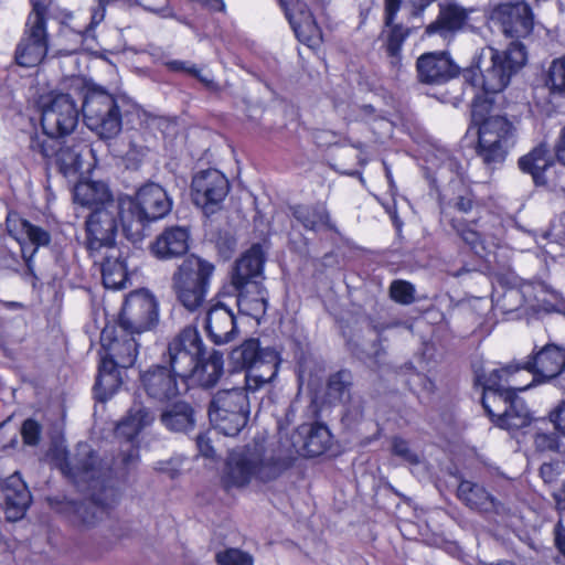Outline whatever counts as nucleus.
Returning <instances> with one entry per match:
<instances>
[{
    "label": "nucleus",
    "mask_w": 565,
    "mask_h": 565,
    "mask_svg": "<svg viewBox=\"0 0 565 565\" xmlns=\"http://www.w3.org/2000/svg\"><path fill=\"white\" fill-rule=\"evenodd\" d=\"M62 472L71 478L82 490L89 493V499L64 504V512L70 522L79 530H89L96 526L106 515L107 509L118 501V489L110 482V478L99 481L93 466L83 461L82 466L68 461L65 455L60 463Z\"/></svg>",
    "instance_id": "1"
},
{
    "label": "nucleus",
    "mask_w": 565,
    "mask_h": 565,
    "mask_svg": "<svg viewBox=\"0 0 565 565\" xmlns=\"http://www.w3.org/2000/svg\"><path fill=\"white\" fill-rule=\"evenodd\" d=\"M488 100L476 96L471 105V115L479 122L477 154L482 162L494 169L502 164L516 142V129L504 116L484 117Z\"/></svg>",
    "instance_id": "2"
},
{
    "label": "nucleus",
    "mask_w": 565,
    "mask_h": 565,
    "mask_svg": "<svg viewBox=\"0 0 565 565\" xmlns=\"http://www.w3.org/2000/svg\"><path fill=\"white\" fill-rule=\"evenodd\" d=\"M526 63V52L522 43L513 41L503 50L484 47L475 61L471 70L465 72V78L475 75V70L480 73L481 87L487 94L502 92Z\"/></svg>",
    "instance_id": "3"
},
{
    "label": "nucleus",
    "mask_w": 565,
    "mask_h": 565,
    "mask_svg": "<svg viewBox=\"0 0 565 565\" xmlns=\"http://www.w3.org/2000/svg\"><path fill=\"white\" fill-rule=\"evenodd\" d=\"M67 92H52L41 103V125L43 132L53 138H62L74 131L78 124L79 107L83 100L85 79L78 76L66 81Z\"/></svg>",
    "instance_id": "4"
},
{
    "label": "nucleus",
    "mask_w": 565,
    "mask_h": 565,
    "mask_svg": "<svg viewBox=\"0 0 565 565\" xmlns=\"http://www.w3.org/2000/svg\"><path fill=\"white\" fill-rule=\"evenodd\" d=\"M282 457L267 456L259 445L246 446L233 451L226 462L224 482L227 487H245L253 479L269 482L277 479L287 468Z\"/></svg>",
    "instance_id": "5"
},
{
    "label": "nucleus",
    "mask_w": 565,
    "mask_h": 565,
    "mask_svg": "<svg viewBox=\"0 0 565 565\" xmlns=\"http://www.w3.org/2000/svg\"><path fill=\"white\" fill-rule=\"evenodd\" d=\"M215 265L198 255L186 256L171 277V289L178 302L189 311H195L205 301Z\"/></svg>",
    "instance_id": "6"
},
{
    "label": "nucleus",
    "mask_w": 565,
    "mask_h": 565,
    "mask_svg": "<svg viewBox=\"0 0 565 565\" xmlns=\"http://www.w3.org/2000/svg\"><path fill=\"white\" fill-rule=\"evenodd\" d=\"M125 204L126 221L132 231V243L145 237L146 225L167 216L172 209V200L159 184L149 182L138 189L135 196H121Z\"/></svg>",
    "instance_id": "7"
},
{
    "label": "nucleus",
    "mask_w": 565,
    "mask_h": 565,
    "mask_svg": "<svg viewBox=\"0 0 565 565\" xmlns=\"http://www.w3.org/2000/svg\"><path fill=\"white\" fill-rule=\"evenodd\" d=\"M516 375L518 369L513 365H505L488 372L483 369L475 370L476 383L483 390L482 406L498 427L507 412L512 391L523 392L532 386V383L524 385L519 383Z\"/></svg>",
    "instance_id": "8"
},
{
    "label": "nucleus",
    "mask_w": 565,
    "mask_h": 565,
    "mask_svg": "<svg viewBox=\"0 0 565 565\" xmlns=\"http://www.w3.org/2000/svg\"><path fill=\"white\" fill-rule=\"evenodd\" d=\"M122 100L102 86L85 84L82 111L86 126L104 139L117 136L122 126Z\"/></svg>",
    "instance_id": "9"
},
{
    "label": "nucleus",
    "mask_w": 565,
    "mask_h": 565,
    "mask_svg": "<svg viewBox=\"0 0 565 565\" xmlns=\"http://www.w3.org/2000/svg\"><path fill=\"white\" fill-rule=\"evenodd\" d=\"M126 214L125 204L119 196V203L94 209L86 216V247L92 257H95L103 248L116 247L119 224H121L126 237L132 242V231L128 227Z\"/></svg>",
    "instance_id": "10"
},
{
    "label": "nucleus",
    "mask_w": 565,
    "mask_h": 565,
    "mask_svg": "<svg viewBox=\"0 0 565 565\" xmlns=\"http://www.w3.org/2000/svg\"><path fill=\"white\" fill-rule=\"evenodd\" d=\"M209 417L220 433L236 436L249 417L246 391L241 387L217 391L210 402Z\"/></svg>",
    "instance_id": "11"
},
{
    "label": "nucleus",
    "mask_w": 565,
    "mask_h": 565,
    "mask_svg": "<svg viewBox=\"0 0 565 565\" xmlns=\"http://www.w3.org/2000/svg\"><path fill=\"white\" fill-rule=\"evenodd\" d=\"M29 149L40 154L47 163L52 161L66 178L75 177L83 167V153L88 150L84 141L61 140L47 135L30 137Z\"/></svg>",
    "instance_id": "12"
},
{
    "label": "nucleus",
    "mask_w": 565,
    "mask_h": 565,
    "mask_svg": "<svg viewBox=\"0 0 565 565\" xmlns=\"http://www.w3.org/2000/svg\"><path fill=\"white\" fill-rule=\"evenodd\" d=\"M46 7L40 2L33 4L23 34L17 44L14 60L19 66H38L46 56L49 36L45 20Z\"/></svg>",
    "instance_id": "13"
},
{
    "label": "nucleus",
    "mask_w": 565,
    "mask_h": 565,
    "mask_svg": "<svg viewBox=\"0 0 565 565\" xmlns=\"http://www.w3.org/2000/svg\"><path fill=\"white\" fill-rule=\"evenodd\" d=\"M205 355V345L195 327L182 329L168 344L162 361L168 367L181 376V383L186 381L189 372L195 362Z\"/></svg>",
    "instance_id": "14"
},
{
    "label": "nucleus",
    "mask_w": 565,
    "mask_h": 565,
    "mask_svg": "<svg viewBox=\"0 0 565 565\" xmlns=\"http://www.w3.org/2000/svg\"><path fill=\"white\" fill-rule=\"evenodd\" d=\"M159 321V305L148 290L130 292L122 306L119 328L124 332L140 334L152 329Z\"/></svg>",
    "instance_id": "15"
},
{
    "label": "nucleus",
    "mask_w": 565,
    "mask_h": 565,
    "mask_svg": "<svg viewBox=\"0 0 565 565\" xmlns=\"http://www.w3.org/2000/svg\"><path fill=\"white\" fill-rule=\"evenodd\" d=\"M68 461L77 463L79 467L83 461H86L88 466L95 468L96 477L99 481L104 479L107 480L109 473L110 482L116 487L115 479L125 477L130 469L137 466L139 461V450L134 443H127L126 448L121 449L119 458L109 462L108 460H99L87 444H79L76 452L72 457L68 456Z\"/></svg>",
    "instance_id": "16"
},
{
    "label": "nucleus",
    "mask_w": 565,
    "mask_h": 565,
    "mask_svg": "<svg viewBox=\"0 0 565 565\" xmlns=\"http://www.w3.org/2000/svg\"><path fill=\"white\" fill-rule=\"evenodd\" d=\"M181 376L166 364H153L139 374V387L154 403H167L181 394Z\"/></svg>",
    "instance_id": "17"
},
{
    "label": "nucleus",
    "mask_w": 565,
    "mask_h": 565,
    "mask_svg": "<svg viewBox=\"0 0 565 565\" xmlns=\"http://www.w3.org/2000/svg\"><path fill=\"white\" fill-rule=\"evenodd\" d=\"M193 201L206 214L214 213L230 192L227 178L216 169L200 171L192 180Z\"/></svg>",
    "instance_id": "18"
},
{
    "label": "nucleus",
    "mask_w": 565,
    "mask_h": 565,
    "mask_svg": "<svg viewBox=\"0 0 565 565\" xmlns=\"http://www.w3.org/2000/svg\"><path fill=\"white\" fill-rule=\"evenodd\" d=\"M513 367L518 369V374L524 370L537 376L540 384L553 383L565 369V348L547 343L539 350H533L526 360L513 364Z\"/></svg>",
    "instance_id": "19"
},
{
    "label": "nucleus",
    "mask_w": 565,
    "mask_h": 565,
    "mask_svg": "<svg viewBox=\"0 0 565 565\" xmlns=\"http://www.w3.org/2000/svg\"><path fill=\"white\" fill-rule=\"evenodd\" d=\"M492 20L500 24L505 36L512 39L527 36L534 25L532 9L523 1L499 4L492 11Z\"/></svg>",
    "instance_id": "20"
},
{
    "label": "nucleus",
    "mask_w": 565,
    "mask_h": 565,
    "mask_svg": "<svg viewBox=\"0 0 565 565\" xmlns=\"http://www.w3.org/2000/svg\"><path fill=\"white\" fill-rule=\"evenodd\" d=\"M136 333L124 332L119 328H104L100 334L102 348L105 352L103 355L120 369L132 366L138 355V342L135 338Z\"/></svg>",
    "instance_id": "21"
},
{
    "label": "nucleus",
    "mask_w": 565,
    "mask_h": 565,
    "mask_svg": "<svg viewBox=\"0 0 565 565\" xmlns=\"http://www.w3.org/2000/svg\"><path fill=\"white\" fill-rule=\"evenodd\" d=\"M331 439V433L326 425L320 423L302 424L291 435L289 457L292 455L303 457L320 456L330 448Z\"/></svg>",
    "instance_id": "22"
},
{
    "label": "nucleus",
    "mask_w": 565,
    "mask_h": 565,
    "mask_svg": "<svg viewBox=\"0 0 565 565\" xmlns=\"http://www.w3.org/2000/svg\"><path fill=\"white\" fill-rule=\"evenodd\" d=\"M285 12L297 39L308 46L318 45L322 39L321 30L307 3L300 0H277Z\"/></svg>",
    "instance_id": "23"
},
{
    "label": "nucleus",
    "mask_w": 565,
    "mask_h": 565,
    "mask_svg": "<svg viewBox=\"0 0 565 565\" xmlns=\"http://www.w3.org/2000/svg\"><path fill=\"white\" fill-rule=\"evenodd\" d=\"M417 78L423 84L441 85L459 74L447 52H426L416 61Z\"/></svg>",
    "instance_id": "24"
},
{
    "label": "nucleus",
    "mask_w": 565,
    "mask_h": 565,
    "mask_svg": "<svg viewBox=\"0 0 565 565\" xmlns=\"http://www.w3.org/2000/svg\"><path fill=\"white\" fill-rule=\"evenodd\" d=\"M4 518L14 522L22 519L31 503V493L19 472H13L1 483Z\"/></svg>",
    "instance_id": "25"
},
{
    "label": "nucleus",
    "mask_w": 565,
    "mask_h": 565,
    "mask_svg": "<svg viewBox=\"0 0 565 565\" xmlns=\"http://www.w3.org/2000/svg\"><path fill=\"white\" fill-rule=\"evenodd\" d=\"M204 329L210 340L216 345L233 341L238 333L233 311L223 303H217L207 310Z\"/></svg>",
    "instance_id": "26"
},
{
    "label": "nucleus",
    "mask_w": 565,
    "mask_h": 565,
    "mask_svg": "<svg viewBox=\"0 0 565 565\" xmlns=\"http://www.w3.org/2000/svg\"><path fill=\"white\" fill-rule=\"evenodd\" d=\"M265 256L259 244H254L234 264L231 271L233 288H242L250 282H262Z\"/></svg>",
    "instance_id": "27"
},
{
    "label": "nucleus",
    "mask_w": 565,
    "mask_h": 565,
    "mask_svg": "<svg viewBox=\"0 0 565 565\" xmlns=\"http://www.w3.org/2000/svg\"><path fill=\"white\" fill-rule=\"evenodd\" d=\"M450 225L458 236L470 247L479 257H486L499 245V237L495 233L486 228L477 230V223L473 221L467 223L462 218H451Z\"/></svg>",
    "instance_id": "28"
},
{
    "label": "nucleus",
    "mask_w": 565,
    "mask_h": 565,
    "mask_svg": "<svg viewBox=\"0 0 565 565\" xmlns=\"http://www.w3.org/2000/svg\"><path fill=\"white\" fill-rule=\"evenodd\" d=\"M190 233L185 226L167 227L151 244L152 254L159 259H170L189 249Z\"/></svg>",
    "instance_id": "29"
},
{
    "label": "nucleus",
    "mask_w": 565,
    "mask_h": 565,
    "mask_svg": "<svg viewBox=\"0 0 565 565\" xmlns=\"http://www.w3.org/2000/svg\"><path fill=\"white\" fill-rule=\"evenodd\" d=\"M554 163V157L545 143L534 147L518 161L520 170L531 174L535 185L547 184V172Z\"/></svg>",
    "instance_id": "30"
},
{
    "label": "nucleus",
    "mask_w": 565,
    "mask_h": 565,
    "mask_svg": "<svg viewBox=\"0 0 565 565\" xmlns=\"http://www.w3.org/2000/svg\"><path fill=\"white\" fill-rule=\"evenodd\" d=\"M402 0H384V24L391 29L386 42V52L393 66L399 64L403 43L409 35V29H405L401 24H394Z\"/></svg>",
    "instance_id": "31"
},
{
    "label": "nucleus",
    "mask_w": 565,
    "mask_h": 565,
    "mask_svg": "<svg viewBox=\"0 0 565 565\" xmlns=\"http://www.w3.org/2000/svg\"><path fill=\"white\" fill-rule=\"evenodd\" d=\"M280 359L275 349L265 348L263 356L257 360L256 364L245 375V391L255 392L263 385L270 383L278 373Z\"/></svg>",
    "instance_id": "32"
},
{
    "label": "nucleus",
    "mask_w": 565,
    "mask_h": 565,
    "mask_svg": "<svg viewBox=\"0 0 565 565\" xmlns=\"http://www.w3.org/2000/svg\"><path fill=\"white\" fill-rule=\"evenodd\" d=\"M234 290L238 311L259 321L266 312L268 300V292L262 282H250Z\"/></svg>",
    "instance_id": "33"
},
{
    "label": "nucleus",
    "mask_w": 565,
    "mask_h": 565,
    "mask_svg": "<svg viewBox=\"0 0 565 565\" xmlns=\"http://www.w3.org/2000/svg\"><path fill=\"white\" fill-rule=\"evenodd\" d=\"M457 495L467 507L479 512L501 513L503 505L495 500L482 486L469 480H462L457 490Z\"/></svg>",
    "instance_id": "34"
},
{
    "label": "nucleus",
    "mask_w": 565,
    "mask_h": 565,
    "mask_svg": "<svg viewBox=\"0 0 565 565\" xmlns=\"http://www.w3.org/2000/svg\"><path fill=\"white\" fill-rule=\"evenodd\" d=\"M93 258L95 263L100 264L103 282L106 288H125L127 281V267L124 259H121L119 249L116 247L107 248L105 256H102L99 252Z\"/></svg>",
    "instance_id": "35"
},
{
    "label": "nucleus",
    "mask_w": 565,
    "mask_h": 565,
    "mask_svg": "<svg viewBox=\"0 0 565 565\" xmlns=\"http://www.w3.org/2000/svg\"><path fill=\"white\" fill-rule=\"evenodd\" d=\"M74 202L90 209L119 203V198L115 199L107 183L103 181H85L75 185Z\"/></svg>",
    "instance_id": "36"
},
{
    "label": "nucleus",
    "mask_w": 565,
    "mask_h": 565,
    "mask_svg": "<svg viewBox=\"0 0 565 565\" xmlns=\"http://www.w3.org/2000/svg\"><path fill=\"white\" fill-rule=\"evenodd\" d=\"M223 354L214 350L207 358L204 355L195 362L186 380L203 388L213 387L223 375Z\"/></svg>",
    "instance_id": "37"
},
{
    "label": "nucleus",
    "mask_w": 565,
    "mask_h": 565,
    "mask_svg": "<svg viewBox=\"0 0 565 565\" xmlns=\"http://www.w3.org/2000/svg\"><path fill=\"white\" fill-rule=\"evenodd\" d=\"M159 419L170 431L188 433L195 426V412L188 402L179 401L163 408Z\"/></svg>",
    "instance_id": "38"
},
{
    "label": "nucleus",
    "mask_w": 565,
    "mask_h": 565,
    "mask_svg": "<svg viewBox=\"0 0 565 565\" xmlns=\"http://www.w3.org/2000/svg\"><path fill=\"white\" fill-rule=\"evenodd\" d=\"M154 419L153 413L142 404H134L127 415L118 423L116 435L127 443H134L139 433Z\"/></svg>",
    "instance_id": "39"
},
{
    "label": "nucleus",
    "mask_w": 565,
    "mask_h": 565,
    "mask_svg": "<svg viewBox=\"0 0 565 565\" xmlns=\"http://www.w3.org/2000/svg\"><path fill=\"white\" fill-rule=\"evenodd\" d=\"M467 21V12L463 8L456 4H449L441 8L437 20L426 28V34H439L447 38L456 31L463 28Z\"/></svg>",
    "instance_id": "40"
},
{
    "label": "nucleus",
    "mask_w": 565,
    "mask_h": 565,
    "mask_svg": "<svg viewBox=\"0 0 565 565\" xmlns=\"http://www.w3.org/2000/svg\"><path fill=\"white\" fill-rule=\"evenodd\" d=\"M119 366L107 358L102 356L98 366V375L94 385L100 401L110 398L122 384Z\"/></svg>",
    "instance_id": "41"
},
{
    "label": "nucleus",
    "mask_w": 565,
    "mask_h": 565,
    "mask_svg": "<svg viewBox=\"0 0 565 565\" xmlns=\"http://www.w3.org/2000/svg\"><path fill=\"white\" fill-rule=\"evenodd\" d=\"M292 215L303 227L310 231L332 227L329 213L322 204L296 205L292 207Z\"/></svg>",
    "instance_id": "42"
},
{
    "label": "nucleus",
    "mask_w": 565,
    "mask_h": 565,
    "mask_svg": "<svg viewBox=\"0 0 565 565\" xmlns=\"http://www.w3.org/2000/svg\"><path fill=\"white\" fill-rule=\"evenodd\" d=\"M516 391H512L507 412L500 422V428L515 430L527 426L531 422V414L524 401L515 395Z\"/></svg>",
    "instance_id": "43"
},
{
    "label": "nucleus",
    "mask_w": 565,
    "mask_h": 565,
    "mask_svg": "<svg viewBox=\"0 0 565 565\" xmlns=\"http://www.w3.org/2000/svg\"><path fill=\"white\" fill-rule=\"evenodd\" d=\"M264 349L260 348L257 339H248L231 352V363L235 369L245 370L247 373L252 365L263 356Z\"/></svg>",
    "instance_id": "44"
},
{
    "label": "nucleus",
    "mask_w": 565,
    "mask_h": 565,
    "mask_svg": "<svg viewBox=\"0 0 565 565\" xmlns=\"http://www.w3.org/2000/svg\"><path fill=\"white\" fill-rule=\"evenodd\" d=\"M352 376L349 371H339L332 374L327 384L326 395L330 403H343L350 398Z\"/></svg>",
    "instance_id": "45"
},
{
    "label": "nucleus",
    "mask_w": 565,
    "mask_h": 565,
    "mask_svg": "<svg viewBox=\"0 0 565 565\" xmlns=\"http://www.w3.org/2000/svg\"><path fill=\"white\" fill-rule=\"evenodd\" d=\"M547 85L552 93L565 96V54L551 63Z\"/></svg>",
    "instance_id": "46"
},
{
    "label": "nucleus",
    "mask_w": 565,
    "mask_h": 565,
    "mask_svg": "<svg viewBox=\"0 0 565 565\" xmlns=\"http://www.w3.org/2000/svg\"><path fill=\"white\" fill-rule=\"evenodd\" d=\"M391 298L402 305H411L415 301V288L406 280H394L390 287Z\"/></svg>",
    "instance_id": "47"
},
{
    "label": "nucleus",
    "mask_w": 565,
    "mask_h": 565,
    "mask_svg": "<svg viewBox=\"0 0 565 565\" xmlns=\"http://www.w3.org/2000/svg\"><path fill=\"white\" fill-rule=\"evenodd\" d=\"M218 565H253V557L238 548H226L215 555Z\"/></svg>",
    "instance_id": "48"
},
{
    "label": "nucleus",
    "mask_w": 565,
    "mask_h": 565,
    "mask_svg": "<svg viewBox=\"0 0 565 565\" xmlns=\"http://www.w3.org/2000/svg\"><path fill=\"white\" fill-rule=\"evenodd\" d=\"M392 454L409 465L419 463L418 455L411 448L409 443L401 437L392 439Z\"/></svg>",
    "instance_id": "49"
},
{
    "label": "nucleus",
    "mask_w": 565,
    "mask_h": 565,
    "mask_svg": "<svg viewBox=\"0 0 565 565\" xmlns=\"http://www.w3.org/2000/svg\"><path fill=\"white\" fill-rule=\"evenodd\" d=\"M535 449L541 452H555L559 448L558 435L554 431H536L533 437Z\"/></svg>",
    "instance_id": "50"
},
{
    "label": "nucleus",
    "mask_w": 565,
    "mask_h": 565,
    "mask_svg": "<svg viewBox=\"0 0 565 565\" xmlns=\"http://www.w3.org/2000/svg\"><path fill=\"white\" fill-rule=\"evenodd\" d=\"M29 224L30 222L28 220L20 217L15 212H9L6 218L9 235L19 242L24 238Z\"/></svg>",
    "instance_id": "51"
},
{
    "label": "nucleus",
    "mask_w": 565,
    "mask_h": 565,
    "mask_svg": "<svg viewBox=\"0 0 565 565\" xmlns=\"http://www.w3.org/2000/svg\"><path fill=\"white\" fill-rule=\"evenodd\" d=\"M24 238H26L32 245H34V249L31 253L30 257L36 252V248L40 246H47L51 242V235L44 228L29 224Z\"/></svg>",
    "instance_id": "52"
},
{
    "label": "nucleus",
    "mask_w": 565,
    "mask_h": 565,
    "mask_svg": "<svg viewBox=\"0 0 565 565\" xmlns=\"http://www.w3.org/2000/svg\"><path fill=\"white\" fill-rule=\"evenodd\" d=\"M21 435L25 445H38L41 437L40 424L32 418L24 420L21 427Z\"/></svg>",
    "instance_id": "53"
},
{
    "label": "nucleus",
    "mask_w": 565,
    "mask_h": 565,
    "mask_svg": "<svg viewBox=\"0 0 565 565\" xmlns=\"http://www.w3.org/2000/svg\"><path fill=\"white\" fill-rule=\"evenodd\" d=\"M550 419L554 424L555 428L565 436V401L561 402L550 413Z\"/></svg>",
    "instance_id": "54"
},
{
    "label": "nucleus",
    "mask_w": 565,
    "mask_h": 565,
    "mask_svg": "<svg viewBox=\"0 0 565 565\" xmlns=\"http://www.w3.org/2000/svg\"><path fill=\"white\" fill-rule=\"evenodd\" d=\"M196 447L201 456L205 458H213L214 457V448L212 446V440L209 437L207 433L198 435L196 439Z\"/></svg>",
    "instance_id": "55"
},
{
    "label": "nucleus",
    "mask_w": 565,
    "mask_h": 565,
    "mask_svg": "<svg viewBox=\"0 0 565 565\" xmlns=\"http://www.w3.org/2000/svg\"><path fill=\"white\" fill-rule=\"evenodd\" d=\"M558 473V462H544L540 468V476L545 483L554 482Z\"/></svg>",
    "instance_id": "56"
},
{
    "label": "nucleus",
    "mask_w": 565,
    "mask_h": 565,
    "mask_svg": "<svg viewBox=\"0 0 565 565\" xmlns=\"http://www.w3.org/2000/svg\"><path fill=\"white\" fill-rule=\"evenodd\" d=\"M477 205V201L471 193L460 195L455 201V207L462 213H469Z\"/></svg>",
    "instance_id": "57"
},
{
    "label": "nucleus",
    "mask_w": 565,
    "mask_h": 565,
    "mask_svg": "<svg viewBox=\"0 0 565 565\" xmlns=\"http://www.w3.org/2000/svg\"><path fill=\"white\" fill-rule=\"evenodd\" d=\"M167 66L175 72H185L195 77H199V71L194 65H188L186 62L173 60L167 63Z\"/></svg>",
    "instance_id": "58"
},
{
    "label": "nucleus",
    "mask_w": 565,
    "mask_h": 565,
    "mask_svg": "<svg viewBox=\"0 0 565 565\" xmlns=\"http://www.w3.org/2000/svg\"><path fill=\"white\" fill-rule=\"evenodd\" d=\"M555 543L559 552L565 556V527L561 521L555 526Z\"/></svg>",
    "instance_id": "59"
},
{
    "label": "nucleus",
    "mask_w": 565,
    "mask_h": 565,
    "mask_svg": "<svg viewBox=\"0 0 565 565\" xmlns=\"http://www.w3.org/2000/svg\"><path fill=\"white\" fill-rule=\"evenodd\" d=\"M555 154L557 160L565 166V127L562 129L558 140L555 145Z\"/></svg>",
    "instance_id": "60"
},
{
    "label": "nucleus",
    "mask_w": 565,
    "mask_h": 565,
    "mask_svg": "<svg viewBox=\"0 0 565 565\" xmlns=\"http://www.w3.org/2000/svg\"><path fill=\"white\" fill-rule=\"evenodd\" d=\"M105 13H106L105 2H104V0H99L97 2V6L93 9L90 23L94 25L99 24L104 20Z\"/></svg>",
    "instance_id": "61"
},
{
    "label": "nucleus",
    "mask_w": 565,
    "mask_h": 565,
    "mask_svg": "<svg viewBox=\"0 0 565 565\" xmlns=\"http://www.w3.org/2000/svg\"><path fill=\"white\" fill-rule=\"evenodd\" d=\"M169 466H170V462H162V461H160V462L157 463L156 469L159 470V471H162V472H167V473H169V476L171 478H174L177 476V473H178V470L174 469V468L170 469Z\"/></svg>",
    "instance_id": "62"
},
{
    "label": "nucleus",
    "mask_w": 565,
    "mask_h": 565,
    "mask_svg": "<svg viewBox=\"0 0 565 565\" xmlns=\"http://www.w3.org/2000/svg\"><path fill=\"white\" fill-rule=\"evenodd\" d=\"M205 4L214 11H224L225 3L223 0H204Z\"/></svg>",
    "instance_id": "63"
},
{
    "label": "nucleus",
    "mask_w": 565,
    "mask_h": 565,
    "mask_svg": "<svg viewBox=\"0 0 565 565\" xmlns=\"http://www.w3.org/2000/svg\"><path fill=\"white\" fill-rule=\"evenodd\" d=\"M554 385L565 393V369L561 371L557 377L553 381Z\"/></svg>",
    "instance_id": "64"
}]
</instances>
